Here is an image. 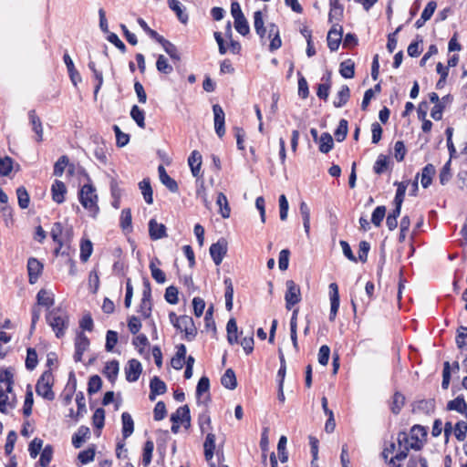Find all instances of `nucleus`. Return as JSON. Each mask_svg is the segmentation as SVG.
Segmentation results:
<instances>
[{"instance_id":"5fc2aeb1","label":"nucleus","mask_w":467,"mask_h":467,"mask_svg":"<svg viewBox=\"0 0 467 467\" xmlns=\"http://www.w3.org/2000/svg\"><path fill=\"white\" fill-rule=\"evenodd\" d=\"M348 123L347 119H342L339 120L338 126L334 131V136L338 142H341L346 139L348 131Z\"/></svg>"},{"instance_id":"f03ea898","label":"nucleus","mask_w":467,"mask_h":467,"mask_svg":"<svg viewBox=\"0 0 467 467\" xmlns=\"http://www.w3.org/2000/svg\"><path fill=\"white\" fill-rule=\"evenodd\" d=\"M96 189L91 183L84 184L78 192V200L81 205L89 211L90 215L96 218L99 213L98 205V195Z\"/></svg>"},{"instance_id":"4be33fe9","label":"nucleus","mask_w":467,"mask_h":467,"mask_svg":"<svg viewBox=\"0 0 467 467\" xmlns=\"http://www.w3.org/2000/svg\"><path fill=\"white\" fill-rule=\"evenodd\" d=\"M447 410H455L467 417V403L463 395L457 396L454 400L448 401L446 405Z\"/></svg>"},{"instance_id":"6e6552de","label":"nucleus","mask_w":467,"mask_h":467,"mask_svg":"<svg viewBox=\"0 0 467 467\" xmlns=\"http://www.w3.org/2000/svg\"><path fill=\"white\" fill-rule=\"evenodd\" d=\"M180 327L178 330L184 332V338L187 341H192L197 336V328L192 317L183 315L181 316Z\"/></svg>"},{"instance_id":"c9c22d12","label":"nucleus","mask_w":467,"mask_h":467,"mask_svg":"<svg viewBox=\"0 0 467 467\" xmlns=\"http://www.w3.org/2000/svg\"><path fill=\"white\" fill-rule=\"evenodd\" d=\"M410 181H404V182H395L394 185L397 186L396 194L394 197L393 203L394 204H400L402 205L405 198V193L408 185L410 184Z\"/></svg>"},{"instance_id":"cd10ccee","label":"nucleus","mask_w":467,"mask_h":467,"mask_svg":"<svg viewBox=\"0 0 467 467\" xmlns=\"http://www.w3.org/2000/svg\"><path fill=\"white\" fill-rule=\"evenodd\" d=\"M139 188L141 191L144 201L148 204H152L153 202V191L150 185V178H144L141 182H139Z\"/></svg>"},{"instance_id":"4468645a","label":"nucleus","mask_w":467,"mask_h":467,"mask_svg":"<svg viewBox=\"0 0 467 467\" xmlns=\"http://www.w3.org/2000/svg\"><path fill=\"white\" fill-rule=\"evenodd\" d=\"M167 391L166 383L158 376H154L150 381V400H155L158 395H162Z\"/></svg>"},{"instance_id":"a878e982","label":"nucleus","mask_w":467,"mask_h":467,"mask_svg":"<svg viewBox=\"0 0 467 467\" xmlns=\"http://www.w3.org/2000/svg\"><path fill=\"white\" fill-rule=\"evenodd\" d=\"M54 449L51 444H47L40 452V458L36 467H47L52 461Z\"/></svg>"},{"instance_id":"ddd939ff","label":"nucleus","mask_w":467,"mask_h":467,"mask_svg":"<svg viewBox=\"0 0 467 467\" xmlns=\"http://www.w3.org/2000/svg\"><path fill=\"white\" fill-rule=\"evenodd\" d=\"M328 287L330 296L329 320L334 321L339 308L340 297L338 293V286L336 283H331Z\"/></svg>"},{"instance_id":"423d86ee","label":"nucleus","mask_w":467,"mask_h":467,"mask_svg":"<svg viewBox=\"0 0 467 467\" xmlns=\"http://www.w3.org/2000/svg\"><path fill=\"white\" fill-rule=\"evenodd\" d=\"M228 251V243L225 238H220L216 243L212 244L209 252L216 265H221Z\"/></svg>"},{"instance_id":"393cba45","label":"nucleus","mask_w":467,"mask_h":467,"mask_svg":"<svg viewBox=\"0 0 467 467\" xmlns=\"http://www.w3.org/2000/svg\"><path fill=\"white\" fill-rule=\"evenodd\" d=\"M121 422H122V436L123 439H127L134 431V421L131 418V415L129 412H123L121 414Z\"/></svg>"},{"instance_id":"b1692460","label":"nucleus","mask_w":467,"mask_h":467,"mask_svg":"<svg viewBox=\"0 0 467 467\" xmlns=\"http://www.w3.org/2000/svg\"><path fill=\"white\" fill-rule=\"evenodd\" d=\"M119 371V361L113 359L106 363L103 368V374L105 377L111 382L114 383L117 379L118 374Z\"/></svg>"},{"instance_id":"20e7f679","label":"nucleus","mask_w":467,"mask_h":467,"mask_svg":"<svg viewBox=\"0 0 467 467\" xmlns=\"http://www.w3.org/2000/svg\"><path fill=\"white\" fill-rule=\"evenodd\" d=\"M286 291L285 294V308L291 310L301 299V290L297 284L293 280L285 282Z\"/></svg>"},{"instance_id":"e2e57ef3","label":"nucleus","mask_w":467,"mask_h":467,"mask_svg":"<svg viewBox=\"0 0 467 467\" xmlns=\"http://www.w3.org/2000/svg\"><path fill=\"white\" fill-rule=\"evenodd\" d=\"M455 341L458 348L462 349L465 348L467 349V327L461 326L457 329Z\"/></svg>"},{"instance_id":"dca6fc26","label":"nucleus","mask_w":467,"mask_h":467,"mask_svg":"<svg viewBox=\"0 0 467 467\" xmlns=\"http://www.w3.org/2000/svg\"><path fill=\"white\" fill-rule=\"evenodd\" d=\"M67 187L62 181L55 180L51 186L52 200L60 204L65 202Z\"/></svg>"},{"instance_id":"39448f33","label":"nucleus","mask_w":467,"mask_h":467,"mask_svg":"<svg viewBox=\"0 0 467 467\" xmlns=\"http://www.w3.org/2000/svg\"><path fill=\"white\" fill-rule=\"evenodd\" d=\"M428 435V428L420 424H415L410 429V438L414 441L410 443V447L414 451H420L423 448L426 437Z\"/></svg>"},{"instance_id":"f257e3e1","label":"nucleus","mask_w":467,"mask_h":467,"mask_svg":"<svg viewBox=\"0 0 467 467\" xmlns=\"http://www.w3.org/2000/svg\"><path fill=\"white\" fill-rule=\"evenodd\" d=\"M46 320L52 327L57 338L65 336L66 330L69 326V317L66 310H63L61 307H55L47 311Z\"/></svg>"},{"instance_id":"9d476101","label":"nucleus","mask_w":467,"mask_h":467,"mask_svg":"<svg viewBox=\"0 0 467 467\" xmlns=\"http://www.w3.org/2000/svg\"><path fill=\"white\" fill-rule=\"evenodd\" d=\"M27 273H28V282L31 285H34L37 282L39 276L43 272L44 265L43 264L35 257H30L27 260Z\"/></svg>"},{"instance_id":"864d4df0","label":"nucleus","mask_w":467,"mask_h":467,"mask_svg":"<svg viewBox=\"0 0 467 467\" xmlns=\"http://www.w3.org/2000/svg\"><path fill=\"white\" fill-rule=\"evenodd\" d=\"M112 130L116 136L117 147H125L130 141V135L121 131L120 128L118 125H113Z\"/></svg>"},{"instance_id":"7ed1b4c3","label":"nucleus","mask_w":467,"mask_h":467,"mask_svg":"<svg viewBox=\"0 0 467 467\" xmlns=\"http://www.w3.org/2000/svg\"><path fill=\"white\" fill-rule=\"evenodd\" d=\"M54 385V377L51 369L45 370L36 384V392L48 401L55 400V393L52 390Z\"/></svg>"},{"instance_id":"3c124183","label":"nucleus","mask_w":467,"mask_h":467,"mask_svg":"<svg viewBox=\"0 0 467 467\" xmlns=\"http://www.w3.org/2000/svg\"><path fill=\"white\" fill-rule=\"evenodd\" d=\"M95 445H91L87 450L81 451L78 455V460L81 464H88L94 461L95 458Z\"/></svg>"},{"instance_id":"37998d69","label":"nucleus","mask_w":467,"mask_h":467,"mask_svg":"<svg viewBox=\"0 0 467 467\" xmlns=\"http://www.w3.org/2000/svg\"><path fill=\"white\" fill-rule=\"evenodd\" d=\"M93 252V244L89 239H81L80 242V260L87 262Z\"/></svg>"},{"instance_id":"e433bc0d","label":"nucleus","mask_w":467,"mask_h":467,"mask_svg":"<svg viewBox=\"0 0 467 467\" xmlns=\"http://www.w3.org/2000/svg\"><path fill=\"white\" fill-rule=\"evenodd\" d=\"M435 410V400H420L415 402L413 410L421 411L425 414H430Z\"/></svg>"},{"instance_id":"f8f14e48","label":"nucleus","mask_w":467,"mask_h":467,"mask_svg":"<svg viewBox=\"0 0 467 467\" xmlns=\"http://www.w3.org/2000/svg\"><path fill=\"white\" fill-rule=\"evenodd\" d=\"M172 423H182L187 429L191 426V410L187 404L181 406L177 409L175 413H172L170 418Z\"/></svg>"},{"instance_id":"412c9836","label":"nucleus","mask_w":467,"mask_h":467,"mask_svg":"<svg viewBox=\"0 0 467 467\" xmlns=\"http://www.w3.org/2000/svg\"><path fill=\"white\" fill-rule=\"evenodd\" d=\"M167 3L170 9L175 13L178 20L182 24H186L189 20V16L181 2L179 0H168Z\"/></svg>"},{"instance_id":"774afa93","label":"nucleus","mask_w":467,"mask_h":467,"mask_svg":"<svg viewBox=\"0 0 467 467\" xmlns=\"http://www.w3.org/2000/svg\"><path fill=\"white\" fill-rule=\"evenodd\" d=\"M13 170V159L9 156L0 158V175L8 176Z\"/></svg>"},{"instance_id":"a18cd8bd","label":"nucleus","mask_w":467,"mask_h":467,"mask_svg":"<svg viewBox=\"0 0 467 467\" xmlns=\"http://www.w3.org/2000/svg\"><path fill=\"white\" fill-rule=\"evenodd\" d=\"M131 223V210L130 208H125L121 211L119 226L123 231L130 232L132 230Z\"/></svg>"},{"instance_id":"0e129e2a","label":"nucleus","mask_w":467,"mask_h":467,"mask_svg":"<svg viewBox=\"0 0 467 467\" xmlns=\"http://www.w3.org/2000/svg\"><path fill=\"white\" fill-rule=\"evenodd\" d=\"M43 447V440L40 438H34L29 445H28V451L29 455L32 459L36 458V456L41 452Z\"/></svg>"},{"instance_id":"69168bd1","label":"nucleus","mask_w":467,"mask_h":467,"mask_svg":"<svg viewBox=\"0 0 467 467\" xmlns=\"http://www.w3.org/2000/svg\"><path fill=\"white\" fill-rule=\"evenodd\" d=\"M386 214V207L384 205L377 206L371 215V223L375 226H380Z\"/></svg>"},{"instance_id":"1a4fd4ad","label":"nucleus","mask_w":467,"mask_h":467,"mask_svg":"<svg viewBox=\"0 0 467 467\" xmlns=\"http://www.w3.org/2000/svg\"><path fill=\"white\" fill-rule=\"evenodd\" d=\"M213 121L215 133L219 138H223L225 134V114L223 108L219 104L213 106Z\"/></svg>"},{"instance_id":"9b49d317","label":"nucleus","mask_w":467,"mask_h":467,"mask_svg":"<svg viewBox=\"0 0 467 467\" xmlns=\"http://www.w3.org/2000/svg\"><path fill=\"white\" fill-rule=\"evenodd\" d=\"M141 372H142V365L138 359L131 358L128 361V363L125 367V376H126L127 381H129V382L137 381L139 379Z\"/></svg>"},{"instance_id":"ea45409f","label":"nucleus","mask_w":467,"mask_h":467,"mask_svg":"<svg viewBox=\"0 0 467 467\" xmlns=\"http://www.w3.org/2000/svg\"><path fill=\"white\" fill-rule=\"evenodd\" d=\"M389 165V158L384 154H379L373 166V171L380 175L384 173Z\"/></svg>"},{"instance_id":"4d7b16f0","label":"nucleus","mask_w":467,"mask_h":467,"mask_svg":"<svg viewBox=\"0 0 467 467\" xmlns=\"http://www.w3.org/2000/svg\"><path fill=\"white\" fill-rule=\"evenodd\" d=\"M89 345L90 341L84 332H78L75 338V348L85 352L88 348Z\"/></svg>"},{"instance_id":"0eeeda50","label":"nucleus","mask_w":467,"mask_h":467,"mask_svg":"<svg viewBox=\"0 0 467 467\" xmlns=\"http://www.w3.org/2000/svg\"><path fill=\"white\" fill-rule=\"evenodd\" d=\"M343 27L338 23H335L327 34V47L331 52H335L338 49L339 45L342 41Z\"/></svg>"},{"instance_id":"6e6d98bb","label":"nucleus","mask_w":467,"mask_h":467,"mask_svg":"<svg viewBox=\"0 0 467 467\" xmlns=\"http://www.w3.org/2000/svg\"><path fill=\"white\" fill-rule=\"evenodd\" d=\"M38 363L37 353L34 348H28L26 349V368L28 370L36 368Z\"/></svg>"},{"instance_id":"6ab92c4d","label":"nucleus","mask_w":467,"mask_h":467,"mask_svg":"<svg viewBox=\"0 0 467 467\" xmlns=\"http://www.w3.org/2000/svg\"><path fill=\"white\" fill-rule=\"evenodd\" d=\"M29 122L33 131L36 133V140L41 142L43 140V127L40 118L36 115L35 109L28 111Z\"/></svg>"},{"instance_id":"c85d7f7f","label":"nucleus","mask_w":467,"mask_h":467,"mask_svg":"<svg viewBox=\"0 0 467 467\" xmlns=\"http://www.w3.org/2000/svg\"><path fill=\"white\" fill-rule=\"evenodd\" d=\"M222 385L228 389H234L237 387V379L234 371L232 368H227L221 378Z\"/></svg>"},{"instance_id":"052dcab7","label":"nucleus","mask_w":467,"mask_h":467,"mask_svg":"<svg viewBox=\"0 0 467 467\" xmlns=\"http://www.w3.org/2000/svg\"><path fill=\"white\" fill-rule=\"evenodd\" d=\"M102 387V379L99 375H93L89 378L88 383V393L93 395L100 390Z\"/></svg>"},{"instance_id":"79ce46f5","label":"nucleus","mask_w":467,"mask_h":467,"mask_svg":"<svg viewBox=\"0 0 467 467\" xmlns=\"http://www.w3.org/2000/svg\"><path fill=\"white\" fill-rule=\"evenodd\" d=\"M36 300H37V304L39 306H46L47 308L52 306L54 305V303H55L53 294H49L45 289H40L38 291V293L36 295Z\"/></svg>"},{"instance_id":"473e14b6","label":"nucleus","mask_w":467,"mask_h":467,"mask_svg":"<svg viewBox=\"0 0 467 467\" xmlns=\"http://www.w3.org/2000/svg\"><path fill=\"white\" fill-rule=\"evenodd\" d=\"M339 73L344 78H352L355 76V62L348 58L339 65Z\"/></svg>"},{"instance_id":"7c9ffc66","label":"nucleus","mask_w":467,"mask_h":467,"mask_svg":"<svg viewBox=\"0 0 467 467\" xmlns=\"http://www.w3.org/2000/svg\"><path fill=\"white\" fill-rule=\"evenodd\" d=\"M318 150L322 153L329 152L334 147V140L328 132H323L318 140Z\"/></svg>"},{"instance_id":"13d9d810","label":"nucleus","mask_w":467,"mask_h":467,"mask_svg":"<svg viewBox=\"0 0 467 467\" xmlns=\"http://www.w3.org/2000/svg\"><path fill=\"white\" fill-rule=\"evenodd\" d=\"M157 70L163 74H171L173 70V67L171 64H169L168 59L163 55H159L156 61Z\"/></svg>"},{"instance_id":"338daca9","label":"nucleus","mask_w":467,"mask_h":467,"mask_svg":"<svg viewBox=\"0 0 467 467\" xmlns=\"http://www.w3.org/2000/svg\"><path fill=\"white\" fill-rule=\"evenodd\" d=\"M92 422L96 429L101 430L105 425V410L103 408H98L93 416Z\"/></svg>"},{"instance_id":"bb28decb","label":"nucleus","mask_w":467,"mask_h":467,"mask_svg":"<svg viewBox=\"0 0 467 467\" xmlns=\"http://www.w3.org/2000/svg\"><path fill=\"white\" fill-rule=\"evenodd\" d=\"M350 98V89L348 85H342L337 94V99L333 101V105L336 108L344 107Z\"/></svg>"},{"instance_id":"4c0bfd02","label":"nucleus","mask_w":467,"mask_h":467,"mask_svg":"<svg viewBox=\"0 0 467 467\" xmlns=\"http://www.w3.org/2000/svg\"><path fill=\"white\" fill-rule=\"evenodd\" d=\"M299 211L302 216L305 232L308 236L310 233V208L304 201H302L299 204Z\"/></svg>"},{"instance_id":"bf43d9fd","label":"nucleus","mask_w":467,"mask_h":467,"mask_svg":"<svg viewBox=\"0 0 467 467\" xmlns=\"http://www.w3.org/2000/svg\"><path fill=\"white\" fill-rule=\"evenodd\" d=\"M422 42V37L420 35H417L416 39L412 41L408 47V55L411 57H419L422 51V49L420 48V44H421Z\"/></svg>"},{"instance_id":"2eb2a0df","label":"nucleus","mask_w":467,"mask_h":467,"mask_svg":"<svg viewBox=\"0 0 467 467\" xmlns=\"http://www.w3.org/2000/svg\"><path fill=\"white\" fill-rule=\"evenodd\" d=\"M210 389V379L207 376H202L197 383L196 386V399L197 403L199 404L201 402L200 398L204 393H207V396L205 397L203 403L207 405V402L211 401V395L209 393Z\"/></svg>"},{"instance_id":"aec40b11","label":"nucleus","mask_w":467,"mask_h":467,"mask_svg":"<svg viewBox=\"0 0 467 467\" xmlns=\"http://www.w3.org/2000/svg\"><path fill=\"white\" fill-rule=\"evenodd\" d=\"M158 172H159L160 181L161 182V183L163 185H165L167 187V189L171 192L175 193L179 191V186H178L177 182L167 173L165 168L162 165H160L158 167Z\"/></svg>"},{"instance_id":"f3484780","label":"nucleus","mask_w":467,"mask_h":467,"mask_svg":"<svg viewBox=\"0 0 467 467\" xmlns=\"http://www.w3.org/2000/svg\"><path fill=\"white\" fill-rule=\"evenodd\" d=\"M149 234L153 241L166 237V226L163 223H158L155 219H150L149 222Z\"/></svg>"},{"instance_id":"72a5a7b5","label":"nucleus","mask_w":467,"mask_h":467,"mask_svg":"<svg viewBox=\"0 0 467 467\" xmlns=\"http://www.w3.org/2000/svg\"><path fill=\"white\" fill-rule=\"evenodd\" d=\"M159 44H161L162 46V47L165 50V52L170 56V57L172 60H175V61H180L181 60V57H180V54L178 52V48H177V47L174 44H172L171 41L165 39L164 37H162L161 39Z\"/></svg>"},{"instance_id":"09e8293b","label":"nucleus","mask_w":467,"mask_h":467,"mask_svg":"<svg viewBox=\"0 0 467 467\" xmlns=\"http://www.w3.org/2000/svg\"><path fill=\"white\" fill-rule=\"evenodd\" d=\"M239 343L241 344V346L244 348V351L247 355L251 354L254 351V329H253V327H251V329L249 330L247 335L245 337H244L239 341Z\"/></svg>"},{"instance_id":"2f4dec72","label":"nucleus","mask_w":467,"mask_h":467,"mask_svg":"<svg viewBox=\"0 0 467 467\" xmlns=\"http://www.w3.org/2000/svg\"><path fill=\"white\" fill-rule=\"evenodd\" d=\"M436 170L434 165L428 163L422 169L421 172V185L423 188H428L432 182V177L435 175Z\"/></svg>"},{"instance_id":"5701e85b","label":"nucleus","mask_w":467,"mask_h":467,"mask_svg":"<svg viewBox=\"0 0 467 467\" xmlns=\"http://www.w3.org/2000/svg\"><path fill=\"white\" fill-rule=\"evenodd\" d=\"M90 436V430L88 426L82 425L72 436V444L75 448H80L85 441Z\"/></svg>"},{"instance_id":"680f3d73","label":"nucleus","mask_w":467,"mask_h":467,"mask_svg":"<svg viewBox=\"0 0 467 467\" xmlns=\"http://www.w3.org/2000/svg\"><path fill=\"white\" fill-rule=\"evenodd\" d=\"M69 164V159L67 155L58 158L54 165L53 174L57 177L63 175L66 166Z\"/></svg>"},{"instance_id":"a211bd4d","label":"nucleus","mask_w":467,"mask_h":467,"mask_svg":"<svg viewBox=\"0 0 467 467\" xmlns=\"http://www.w3.org/2000/svg\"><path fill=\"white\" fill-rule=\"evenodd\" d=\"M330 10L328 13V22H340L344 17V6L339 0H329Z\"/></svg>"},{"instance_id":"603ef678","label":"nucleus","mask_w":467,"mask_h":467,"mask_svg":"<svg viewBox=\"0 0 467 467\" xmlns=\"http://www.w3.org/2000/svg\"><path fill=\"white\" fill-rule=\"evenodd\" d=\"M64 227L63 224L60 222H56L53 223L52 229L50 231V235L52 240L60 246H63L64 243L61 238V235L63 234Z\"/></svg>"},{"instance_id":"8fccbe9b","label":"nucleus","mask_w":467,"mask_h":467,"mask_svg":"<svg viewBox=\"0 0 467 467\" xmlns=\"http://www.w3.org/2000/svg\"><path fill=\"white\" fill-rule=\"evenodd\" d=\"M34 405V397L31 387L28 385L25 396V401L23 406V414L25 417H29L32 414V408Z\"/></svg>"},{"instance_id":"a19ab883","label":"nucleus","mask_w":467,"mask_h":467,"mask_svg":"<svg viewBox=\"0 0 467 467\" xmlns=\"http://www.w3.org/2000/svg\"><path fill=\"white\" fill-rule=\"evenodd\" d=\"M152 311V298L141 297L138 313L141 315L144 319H149L151 316Z\"/></svg>"},{"instance_id":"f704fd0d","label":"nucleus","mask_w":467,"mask_h":467,"mask_svg":"<svg viewBox=\"0 0 467 467\" xmlns=\"http://www.w3.org/2000/svg\"><path fill=\"white\" fill-rule=\"evenodd\" d=\"M216 203L220 207V213L223 218L226 219L230 217L231 208L228 203L227 197L224 193L219 192L216 198Z\"/></svg>"},{"instance_id":"c03bdc74","label":"nucleus","mask_w":467,"mask_h":467,"mask_svg":"<svg viewBox=\"0 0 467 467\" xmlns=\"http://www.w3.org/2000/svg\"><path fill=\"white\" fill-rule=\"evenodd\" d=\"M130 117L140 128H145V112L138 105L131 107Z\"/></svg>"},{"instance_id":"49530a36","label":"nucleus","mask_w":467,"mask_h":467,"mask_svg":"<svg viewBox=\"0 0 467 467\" xmlns=\"http://www.w3.org/2000/svg\"><path fill=\"white\" fill-rule=\"evenodd\" d=\"M154 450V443L152 441L148 440L145 441L142 452V464L144 467H148L151 462L152 452Z\"/></svg>"},{"instance_id":"58836bf2","label":"nucleus","mask_w":467,"mask_h":467,"mask_svg":"<svg viewBox=\"0 0 467 467\" xmlns=\"http://www.w3.org/2000/svg\"><path fill=\"white\" fill-rule=\"evenodd\" d=\"M404 404H405V396L401 392L396 391L392 396V402L390 404L391 412L394 415L400 414Z\"/></svg>"},{"instance_id":"c756f323","label":"nucleus","mask_w":467,"mask_h":467,"mask_svg":"<svg viewBox=\"0 0 467 467\" xmlns=\"http://www.w3.org/2000/svg\"><path fill=\"white\" fill-rule=\"evenodd\" d=\"M88 67L92 71L93 77L97 81V84L94 87V99H97L98 93L103 85V74L102 71L97 69L96 64L92 60H89Z\"/></svg>"},{"instance_id":"de8ad7c7","label":"nucleus","mask_w":467,"mask_h":467,"mask_svg":"<svg viewBox=\"0 0 467 467\" xmlns=\"http://www.w3.org/2000/svg\"><path fill=\"white\" fill-rule=\"evenodd\" d=\"M17 202L21 209H26L30 202V196L25 186L16 189Z\"/></svg>"}]
</instances>
